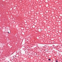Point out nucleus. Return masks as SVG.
Instances as JSON below:
<instances>
[{"label": "nucleus", "instance_id": "1", "mask_svg": "<svg viewBox=\"0 0 62 62\" xmlns=\"http://www.w3.org/2000/svg\"><path fill=\"white\" fill-rule=\"evenodd\" d=\"M49 61H51V59H49Z\"/></svg>", "mask_w": 62, "mask_h": 62}, {"label": "nucleus", "instance_id": "2", "mask_svg": "<svg viewBox=\"0 0 62 62\" xmlns=\"http://www.w3.org/2000/svg\"><path fill=\"white\" fill-rule=\"evenodd\" d=\"M46 1H48V0H45V2H46Z\"/></svg>", "mask_w": 62, "mask_h": 62}, {"label": "nucleus", "instance_id": "3", "mask_svg": "<svg viewBox=\"0 0 62 62\" xmlns=\"http://www.w3.org/2000/svg\"><path fill=\"white\" fill-rule=\"evenodd\" d=\"M56 62H58V61H57V60H56Z\"/></svg>", "mask_w": 62, "mask_h": 62}, {"label": "nucleus", "instance_id": "4", "mask_svg": "<svg viewBox=\"0 0 62 62\" xmlns=\"http://www.w3.org/2000/svg\"><path fill=\"white\" fill-rule=\"evenodd\" d=\"M35 54L36 55L37 54V53H35Z\"/></svg>", "mask_w": 62, "mask_h": 62}, {"label": "nucleus", "instance_id": "5", "mask_svg": "<svg viewBox=\"0 0 62 62\" xmlns=\"http://www.w3.org/2000/svg\"><path fill=\"white\" fill-rule=\"evenodd\" d=\"M8 33H9V32H8Z\"/></svg>", "mask_w": 62, "mask_h": 62}]
</instances>
